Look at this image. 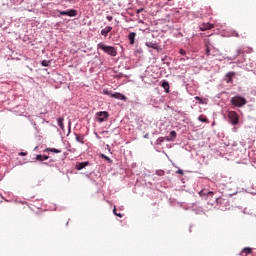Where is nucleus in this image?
<instances>
[{"mask_svg":"<svg viewBox=\"0 0 256 256\" xmlns=\"http://www.w3.org/2000/svg\"><path fill=\"white\" fill-rule=\"evenodd\" d=\"M97 49H101L104 53L107 55H110V57H117V49L113 46H107L103 42L99 43L97 45Z\"/></svg>","mask_w":256,"mask_h":256,"instance_id":"nucleus-1","label":"nucleus"},{"mask_svg":"<svg viewBox=\"0 0 256 256\" xmlns=\"http://www.w3.org/2000/svg\"><path fill=\"white\" fill-rule=\"evenodd\" d=\"M231 105H234V107H245L247 105V99L243 96H234L231 98Z\"/></svg>","mask_w":256,"mask_h":256,"instance_id":"nucleus-2","label":"nucleus"},{"mask_svg":"<svg viewBox=\"0 0 256 256\" xmlns=\"http://www.w3.org/2000/svg\"><path fill=\"white\" fill-rule=\"evenodd\" d=\"M228 118L230 119L232 125H239V115L235 111H230L228 113Z\"/></svg>","mask_w":256,"mask_h":256,"instance_id":"nucleus-3","label":"nucleus"},{"mask_svg":"<svg viewBox=\"0 0 256 256\" xmlns=\"http://www.w3.org/2000/svg\"><path fill=\"white\" fill-rule=\"evenodd\" d=\"M96 117L99 123H104V121H107V119H109V112L107 111L98 112L96 113Z\"/></svg>","mask_w":256,"mask_h":256,"instance_id":"nucleus-4","label":"nucleus"},{"mask_svg":"<svg viewBox=\"0 0 256 256\" xmlns=\"http://www.w3.org/2000/svg\"><path fill=\"white\" fill-rule=\"evenodd\" d=\"M57 13H59V15H67L68 17H77V10L75 9H70L66 11L57 10Z\"/></svg>","mask_w":256,"mask_h":256,"instance_id":"nucleus-5","label":"nucleus"},{"mask_svg":"<svg viewBox=\"0 0 256 256\" xmlns=\"http://www.w3.org/2000/svg\"><path fill=\"white\" fill-rule=\"evenodd\" d=\"M233 77H235V72H228L225 75L224 81H226V83H233Z\"/></svg>","mask_w":256,"mask_h":256,"instance_id":"nucleus-6","label":"nucleus"},{"mask_svg":"<svg viewBox=\"0 0 256 256\" xmlns=\"http://www.w3.org/2000/svg\"><path fill=\"white\" fill-rule=\"evenodd\" d=\"M111 97L113 99H119L120 101H127V96L121 94V93H115V94H111Z\"/></svg>","mask_w":256,"mask_h":256,"instance_id":"nucleus-7","label":"nucleus"},{"mask_svg":"<svg viewBox=\"0 0 256 256\" xmlns=\"http://www.w3.org/2000/svg\"><path fill=\"white\" fill-rule=\"evenodd\" d=\"M200 197H213L215 195V192L213 191H206V190H201L199 193Z\"/></svg>","mask_w":256,"mask_h":256,"instance_id":"nucleus-8","label":"nucleus"},{"mask_svg":"<svg viewBox=\"0 0 256 256\" xmlns=\"http://www.w3.org/2000/svg\"><path fill=\"white\" fill-rule=\"evenodd\" d=\"M214 25L211 23H204L200 26L201 31H209V29H213Z\"/></svg>","mask_w":256,"mask_h":256,"instance_id":"nucleus-9","label":"nucleus"},{"mask_svg":"<svg viewBox=\"0 0 256 256\" xmlns=\"http://www.w3.org/2000/svg\"><path fill=\"white\" fill-rule=\"evenodd\" d=\"M111 31H113V27L107 26L101 30V35H103V37H107V35H109V33H111Z\"/></svg>","mask_w":256,"mask_h":256,"instance_id":"nucleus-10","label":"nucleus"},{"mask_svg":"<svg viewBox=\"0 0 256 256\" xmlns=\"http://www.w3.org/2000/svg\"><path fill=\"white\" fill-rule=\"evenodd\" d=\"M89 165V162H78L75 166V169H77V171H81V169H85V167H87Z\"/></svg>","mask_w":256,"mask_h":256,"instance_id":"nucleus-11","label":"nucleus"},{"mask_svg":"<svg viewBox=\"0 0 256 256\" xmlns=\"http://www.w3.org/2000/svg\"><path fill=\"white\" fill-rule=\"evenodd\" d=\"M137 37V33L135 32H130L128 35V39L130 42V45H135V38Z\"/></svg>","mask_w":256,"mask_h":256,"instance_id":"nucleus-12","label":"nucleus"},{"mask_svg":"<svg viewBox=\"0 0 256 256\" xmlns=\"http://www.w3.org/2000/svg\"><path fill=\"white\" fill-rule=\"evenodd\" d=\"M146 47H149L150 49H159V46L155 42H146Z\"/></svg>","mask_w":256,"mask_h":256,"instance_id":"nucleus-13","label":"nucleus"},{"mask_svg":"<svg viewBox=\"0 0 256 256\" xmlns=\"http://www.w3.org/2000/svg\"><path fill=\"white\" fill-rule=\"evenodd\" d=\"M45 151H46V153H49V152H51V153H61V150L56 149V148H46Z\"/></svg>","mask_w":256,"mask_h":256,"instance_id":"nucleus-14","label":"nucleus"},{"mask_svg":"<svg viewBox=\"0 0 256 256\" xmlns=\"http://www.w3.org/2000/svg\"><path fill=\"white\" fill-rule=\"evenodd\" d=\"M37 161H47L49 159V156L46 155H37L36 156Z\"/></svg>","mask_w":256,"mask_h":256,"instance_id":"nucleus-15","label":"nucleus"},{"mask_svg":"<svg viewBox=\"0 0 256 256\" xmlns=\"http://www.w3.org/2000/svg\"><path fill=\"white\" fill-rule=\"evenodd\" d=\"M162 87H163V89L165 90L166 93H169V88H170L169 82L164 81V82L162 83Z\"/></svg>","mask_w":256,"mask_h":256,"instance_id":"nucleus-16","label":"nucleus"},{"mask_svg":"<svg viewBox=\"0 0 256 256\" xmlns=\"http://www.w3.org/2000/svg\"><path fill=\"white\" fill-rule=\"evenodd\" d=\"M198 120L201 121V123H209V120L205 117V115H200Z\"/></svg>","mask_w":256,"mask_h":256,"instance_id":"nucleus-17","label":"nucleus"},{"mask_svg":"<svg viewBox=\"0 0 256 256\" xmlns=\"http://www.w3.org/2000/svg\"><path fill=\"white\" fill-rule=\"evenodd\" d=\"M41 65L42 67H49L51 65V60H43Z\"/></svg>","mask_w":256,"mask_h":256,"instance_id":"nucleus-18","label":"nucleus"},{"mask_svg":"<svg viewBox=\"0 0 256 256\" xmlns=\"http://www.w3.org/2000/svg\"><path fill=\"white\" fill-rule=\"evenodd\" d=\"M251 253V248H244L241 252V255L245 254V255H250Z\"/></svg>","mask_w":256,"mask_h":256,"instance_id":"nucleus-19","label":"nucleus"},{"mask_svg":"<svg viewBox=\"0 0 256 256\" xmlns=\"http://www.w3.org/2000/svg\"><path fill=\"white\" fill-rule=\"evenodd\" d=\"M84 139H85V137L84 136H76V141H78V143H85V141H84Z\"/></svg>","mask_w":256,"mask_h":256,"instance_id":"nucleus-20","label":"nucleus"},{"mask_svg":"<svg viewBox=\"0 0 256 256\" xmlns=\"http://www.w3.org/2000/svg\"><path fill=\"white\" fill-rule=\"evenodd\" d=\"M57 123H58L59 127H60L61 129H63V127H64V125H63V118H58V119H57Z\"/></svg>","mask_w":256,"mask_h":256,"instance_id":"nucleus-21","label":"nucleus"},{"mask_svg":"<svg viewBox=\"0 0 256 256\" xmlns=\"http://www.w3.org/2000/svg\"><path fill=\"white\" fill-rule=\"evenodd\" d=\"M102 159H105L106 161H108V163H113V160H111V158L105 156V154L101 155Z\"/></svg>","mask_w":256,"mask_h":256,"instance_id":"nucleus-22","label":"nucleus"},{"mask_svg":"<svg viewBox=\"0 0 256 256\" xmlns=\"http://www.w3.org/2000/svg\"><path fill=\"white\" fill-rule=\"evenodd\" d=\"M195 100L199 101L200 105H203V103H205V102H203V99L201 97H199V96H196Z\"/></svg>","mask_w":256,"mask_h":256,"instance_id":"nucleus-23","label":"nucleus"},{"mask_svg":"<svg viewBox=\"0 0 256 256\" xmlns=\"http://www.w3.org/2000/svg\"><path fill=\"white\" fill-rule=\"evenodd\" d=\"M206 55L207 57H209V55H211V50L209 49V46L206 45Z\"/></svg>","mask_w":256,"mask_h":256,"instance_id":"nucleus-24","label":"nucleus"},{"mask_svg":"<svg viewBox=\"0 0 256 256\" xmlns=\"http://www.w3.org/2000/svg\"><path fill=\"white\" fill-rule=\"evenodd\" d=\"M163 141H165V138H163V137H160V138L157 139V143L159 145H161V143H163Z\"/></svg>","mask_w":256,"mask_h":256,"instance_id":"nucleus-25","label":"nucleus"},{"mask_svg":"<svg viewBox=\"0 0 256 256\" xmlns=\"http://www.w3.org/2000/svg\"><path fill=\"white\" fill-rule=\"evenodd\" d=\"M170 137H173L175 139V137H177V132L171 131L170 132Z\"/></svg>","mask_w":256,"mask_h":256,"instance_id":"nucleus-26","label":"nucleus"},{"mask_svg":"<svg viewBox=\"0 0 256 256\" xmlns=\"http://www.w3.org/2000/svg\"><path fill=\"white\" fill-rule=\"evenodd\" d=\"M179 53L180 55H187V51H185L184 49H180Z\"/></svg>","mask_w":256,"mask_h":256,"instance_id":"nucleus-27","label":"nucleus"},{"mask_svg":"<svg viewBox=\"0 0 256 256\" xmlns=\"http://www.w3.org/2000/svg\"><path fill=\"white\" fill-rule=\"evenodd\" d=\"M143 11H145V9L140 8V9L136 10V14L139 15V13H143Z\"/></svg>","mask_w":256,"mask_h":256,"instance_id":"nucleus-28","label":"nucleus"},{"mask_svg":"<svg viewBox=\"0 0 256 256\" xmlns=\"http://www.w3.org/2000/svg\"><path fill=\"white\" fill-rule=\"evenodd\" d=\"M19 155H20L21 157H25V156L27 155V152H20Z\"/></svg>","mask_w":256,"mask_h":256,"instance_id":"nucleus-29","label":"nucleus"},{"mask_svg":"<svg viewBox=\"0 0 256 256\" xmlns=\"http://www.w3.org/2000/svg\"><path fill=\"white\" fill-rule=\"evenodd\" d=\"M176 173H178V175H184L183 170H178Z\"/></svg>","mask_w":256,"mask_h":256,"instance_id":"nucleus-30","label":"nucleus"},{"mask_svg":"<svg viewBox=\"0 0 256 256\" xmlns=\"http://www.w3.org/2000/svg\"><path fill=\"white\" fill-rule=\"evenodd\" d=\"M106 19H108L109 21H113V16H107Z\"/></svg>","mask_w":256,"mask_h":256,"instance_id":"nucleus-31","label":"nucleus"},{"mask_svg":"<svg viewBox=\"0 0 256 256\" xmlns=\"http://www.w3.org/2000/svg\"><path fill=\"white\" fill-rule=\"evenodd\" d=\"M115 215H116V217H123V214H121V213H115Z\"/></svg>","mask_w":256,"mask_h":256,"instance_id":"nucleus-32","label":"nucleus"},{"mask_svg":"<svg viewBox=\"0 0 256 256\" xmlns=\"http://www.w3.org/2000/svg\"><path fill=\"white\" fill-rule=\"evenodd\" d=\"M105 95H110L108 90H104Z\"/></svg>","mask_w":256,"mask_h":256,"instance_id":"nucleus-33","label":"nucleus"},{"mask_svg":"<svg viewBox=\"0 0 256 256\" xmlns=\"http://www.w3.org/2000/svg\"><path fill=\"white\" fill-rule=\"evenodd\" d=\"M144 139H149V134H145Z\"/></svg>","mask_w":256,"mask_h":256,"instance_id":"nucleus-34","label":"nucleus"},{"mask_svg":"<svg viewBox=\"0 0 256 256\" xmlns=\"http://www.w3.org/2000/svg\"><path fill=\"white\" fill-rule=\"evenodd\" d=\"M113 213H114V215H115V213H117V208L114 207Z\"/></svg>","mask_w":256,"mask_h":256,"instance_id":"nucleus-35","label":"nucleus"},{"mask_svg":"<svg viewBox=\"0 0 256 256\" xmlns=\"http://www.w3.org/2000/svg\"><path fill=\"white\" fill-rule=\"evenodd\" d=\"M216 203H219V198L216 199Z\"/></svg>","mask_w":256,"mask_h":256,"instance_id":"nucleus-36","label":"nucleus"},{"mask_svg":"<svg viewBox=\"0 0 256 256\" xmlns=\"http://www.w3.org/2000/svg\"><path fill=\"white\" fill-rule=\"evenodd\" d=\"M162 172L159 173V175H161Z\"/></svg>","mask_w":256,"mask_h":256,"instance_id":"nucleus-37","label":"nucleus"}]
</instances>
